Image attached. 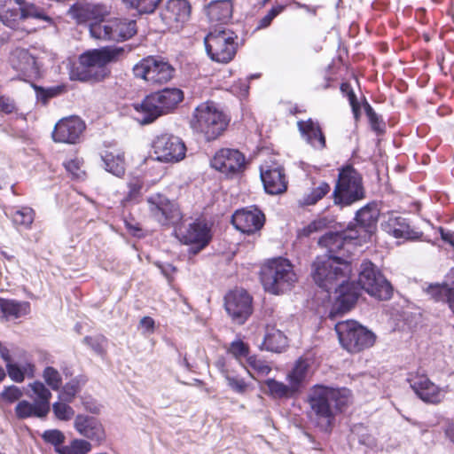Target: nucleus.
<instances>
[{
  "instance_id": "obj_1",
  "label": "nucleus",
  "mask_w": 454,
  "mask_h": 454,
  "mask_svg": "<svg viewBox=\"0 0 454 454\" xmlns=\"http://www.w3.org/2000/svg\"><path fill=\"white\" fill-rule=\"evenodd\" d=\"M357 238L349 233L328 232L322 236L318 244L327 249L326 254L317 256L311 266L315 283L330 293L335 290V298L329 317L349 311L359 297V287L354 281H348L351 273L350 259Z\"/></svg>"
},
{
  "instance_id": "obj_2",
  "label": "nucleus",
  "mask_w": 454,
  "mask_h": 454,
  "mask_svg": "<svg viewBox=\"0 0 454 454\" xmlns=\"http://www.w3.org/2000/svg\"><path fill=\"white\" fill-rule=\"evenodd\" d=\"M349 401L347 389H337L324 385L313 386L308 395V403L317 422L327 429L337 413L341 412Z\"/></svg>"
},
{
  "instance_id": "obj_3",
  "label": "nucleus",
  "mask_w": 454,
  "mask_h": 454,
  "mask_svg": "<svg viewBox=\"0 0 454 454\" xmlns=\"http://www.w3.org/2000/svg\"><path fill=\"white\" fill-rule=\"evenodd\" d=\"M184 99V92L177 88H165L146 96L140 104L134 106L141 114L137 118L141 124H149L161 115L173 111Z\"/></svg>"
},
{
  "instance_id": "obj_4",
  "label": "nucleus",
  "mask_w": 454,
  "mask_h": 454,
  "mask_svg": "<svg viewBox=\"0 0 454 454\" xmlns=\"http://www.w3.org/2000/svg\"><path fill=\"white\" fill-rule=\"evenodd\" d=\"M260 278L264 290L275 295L291 290L297 281L292 263L283 257L265 262L261 269Z\"/></svg>"
},
{
  "instance_id": "obj_5",
  "label": "nucleus",
  "mask_w": 454,
  "mask_h": 454,
  "mask_svg": "<svg viewBox=\"0 0 454 454\" xmlns=\"http://www.w3.org/2000/svg\"><path fill=\"white\" fill-rule=\"evenodd\" d=\"M123 47H104L84 53L81 57L83 66L79 74L81 81L100 82L110 74L106 65L118 61L124 55Z\"/></svg>"
},
{
  "instance_id": "obj_6",
  "label": "nucleus",
  "mask_w": 454,
  "mask_h": 454,
  "mask_svg": "<svg viewBox=\"0 0 454 454\" xmlns=\"http://www.w3.org/2000/svg\"><path fill=\"white\" fill-rule=\"evenodd\" d=\"M227 116L213 102L199 105L191 120V128L204 135L207 141L216 139L228 125Z\"/></svg>"
},
{
  "instance_id": "obj_7",
  "label": "nucleus",
  "mask_w": 454,
  "mask_h": 454,
  "mask_svg": "<svg viewBox=\"0 0 454 454\" xmlns=\"http://www.w3.org/2000/svg\"><path fill=\"white\" fill-rule=\"evenodd\" d=\"M334 203L349 206L365 197L362 176L352 167L339 170L338 180L333 190Z\"/></svg>"
},
{
  "instance_id": "obj_8",
  "label": "nucleus",
  "mask_w": 454,
  "mask_h": 454,
  "mask_svg": "<svg viewBox=\"0 0 454 454\" xmlns=\"http://www.w3.org/2000/svg\"><path fill=\"white\" fill-rule=\"evenodd\" d=\"M35 19L51 23V18L45 11L25 0H0V20L7 27L14 28L19 21Z\"/></svg>"
},
{
  "instance_id": "obj_9",
  "label": "nucleus",
  "mask_w": 454,
  "mask_h": 454,
  "mask_svg": "<svg viewBox=\"0 0 454 454\" xmlns=\"http://www.w3.org/2000/svg\"><path fill=\"white\" fill-rule=\"evenodd\" d=\"M340 345L350 353H358L372 347L375 334L354 320L338 322L335 325Z\"/></svg>"
},
{
  "instance_id": "obj_10",
  "label": "nucleus",
  "mask_w": 454,
  "mask_h": 454,
  "mask_svg": "<svg viewBox=\"0 0 454 454\" xmlns=\"http://www.w3.org/2000/svg\"><path fill=\"white\" fill-rule=\"evenodd\" d=\"M236 39L233 31L223 27L215 28L204 39L207 55L215 62H230L237 51Z\"/></svg>"
},
{
  "instance_id": "obj_11",
  "label": "nucleus",
  "mask_w": 454,
  "mask_h": 454,
  "mask_svg": "<svg viewBox=\"0 0 454 454\" xmlns=\"http://www.w3.org/2000/svg\"><path fill=\"white\" fill-rule=\"evenodd\" d=\"M359 294L364 289L368 294L380 301L389 300L393 294V287L380 270L370 261L361 263L358 283Z\"/></svg>"
},
{
  "instance_id": "obj_12",
  "label": "nucleus",
  "mask_w": 454,
  "mask_h": 454,
  "mask_svg": "<svg viewBox=\"0 0 454 454\" xmlns=\"http://www.w3.org/2000/svg\"><path fill=\"white\" fill-rule=\"evenodd\" d=\"M137 33V22L129 19H111L90 24V35L98 40L126 41Z\"/></svg>"
},
{
  "instance_id": "obj_13",
  "label": "nucleus",
  "mask_w": 454,
  "mask_h": 454,
  "mask_svg": "<svg viewBox=\"0 0 454 454\" xmlns=\"http://www.w3.org/2000/svg\"><path fill=\"white\" fill-rule=\"evenodd\" d=\"M174 67L161 57L149 56L133 67L134 75L152 84H162L170 81Z\"/></svg>"
},
{
  "instance_id": "obj_14",
  "label": "nucleus",
  "mask_w": 454,
  "mask_h": 454,
  "mask_svg": "<svg viewBox=\"0 0 454 454\" xmlns=\"http://www.w3.org/2000/svg\"><path fill=\"white\" fill-rule=\"evenodd\" d=\"M149 212L161 225L175 224L181 220L178 206L165 195L155 193L147 198Z\"/></svg>"
},
{
  "instance_id": "obj_15",
  "label": "nucleus",
  "mask_w": 454,
  "mask_h": 454,
  "mask_svg": "<svg viewBox=\"0 0 454 454\" xmlns=\"http://www.w3.org/2000/svg\"><path fill=\"white\" fill-rule=\"evenodd\" d=\"M156 159L162 162H178L185 156L186 147L176 136L163 134L158 136L153 143Z\"/></svg>"
},
{
  "instance_id": "obj_16",
  "label": "nucleus",
  "mask_w": 454,
  "mask_h": 454,
  "mask_svg": "<svg viewBox=\"0 0 454 454\" xmlns=\"http://www.w3.org/2000/svg\"><path fill=\"white\" fill-rule=\"evenodd\" d=\"M252 297L244 289H235L224 297L226 312L232 321L243 325L253 312Z\"/></svg>"
},
{
  "instance_id": "obj_17",
  "label": "nucleus",
  "mask_w": 454,
  "mask_h": 454,
  "mask_svg": "<svg viewBox=\"0 0 454 454\" xmlns=\"http://www.w3.org/2000/svg\"><path fill=\"white\" fill-rule=\"evenodd\" d=\"M210 164L221 173L232 176L245 169L246 159L237 149L223 148L215 154Z\"/></svg>"
},
{
  "instance_id": "obj_18",
  "label": "nucleus",
  "mask_w": 454,
  "mask_h": 454,
  "mask_svg": "<svg viewBox=\"0 0 454 454\" xmlns=\"http://www.w3.org/2000/svg\"><path fill=\"white\" fill-rule=\"evenodd\" d=\"M210 228L203 221H195L180 231L182 242L192 247L189 254H197L204 249L211 240Z\"/></svg>"
},
{
  "instance_id": "obj_19",
  "label": "nucleus",
  "mask_w": 454,
  "mask_h": 454,
  "mask_svg": "<svg viewBox=\"0 0 454 454\" xmlns=\"http://www.w3.org/2000/svg\"><path fill=\"white\" fill-rule=\"evenodd\" d=\"M10 65L18 73L20 80L35 79L40 76V67L36 59L28 50L16 48L11 52Z\"/></svg>"
},
{
  "instance_id": "obj_20",
  "label": "nucleus",
  "mask_w": 454,
  "mask_h": 454,
  "mask_svg": "<svg viewBox=\"0 0 454 454\" xmlns=\"http://www.w3.org/2000/svg\"><path fill=\"white\" fill-rule=\"evenodd\" d=\"M191 4L187 0H168L160 8V16L169 28L178 29L191 15Z\"/></svg>"
},
{
  "instance_id": "obj_21",
  "label": "nucleus",
  "mask_w": 454,
  "mask_h": 454,
  "mask_svg": "<svg viewBox=\"0 0 454 454\" xmlns=\"http://www.w3.org/2000/svg\"><path fill=\"white\" fill-rule=\"evenodd\" d=\"M85 129V123L77 116H70L59 121L52 132L55 142L75 144Z\"/></svg>"
},
{
  "instance_id": "obj_22",
  "label": "nucleus",
  "mask_w": 454,
  "mask_h": 454,
  "mask_svg": "<svg viewBox=\"0 0 454 454\" xmlns=\"http://www.w3.org/2000/svg\"><path fill=\"white\" fill-rule=\"evenodd\" d=\"M408 381L418 397L425 403L435 404L444 398L445 391L432 382L427 375H411Z\"/></svg>"
},
{
  "instance_id": "obj_23",
  "label": "nucleus",
  "mask_w": 454,
  "mask_h": 454,
  "mask_svg": "<svg viewBox=\"0 0 454 454\" xmlns=\"http://www.w3.org/2000/svg\"><path fill=\"white\" fill-rule=\"evenodd\" d=\"M264 222L263 213L257 207H252L237 210L231 217L233 226L247 234H252L261 230Z\"/></svg>"
},
{
  "instance_id": "obj_24",
  "label": "nucleus",
  "mask_w": 454,
  "mask_h": 454,
  "mask_svg": "<svg viewBox=\"0 0 454 454\" xmlns=\"http://www.w3.org/2000/svg\"><path fill=\"white\" fill-rule=\"evenodd\" d=\"M74 427L80 435L100 445L106 440V432L101 422L95 417L78 414L74 418Z\"/></svg>"
},
{
  "instance_id": "obj_25",
  "label": "nucleus",
  "mask_w": 454,
  "mask_h": 454,
  "mask_svg": "<svg viewBox=\"0 0 454 454\" xmlns=\"http://www.w3.org/2000/svg\"><path fill=\"white\" fill-rule=\"evenodd\" d=\"M447 279L442 284H430L425 291L434 301L446 303L454 315V268L450 270Z\"/></svg>"
},
{
  "instance_id": "obj_26",
  "label": "nucleus",
  "mask_w": 454,
  "mask_h": 454,
  "mask_svg": "<svg viewBox=\"0 0 454 454\" xmlns=\"http://www.w3.org/2000/svg\"><path fill=\"white\" fill-rule=\"evenodd\" d=\"M261 179L267 193L277 195L287 189V181L283 168L280 166H269L261 168Z\"/></svg>"
},
{
  "instance_id": "obj_27",
  "label": "nucleus",
  "mask_w": 454,
  "mask_h": 454,
  "mask_svg": "<svg viewBox=\"0 0 454 454\" xmlns=\"http://www.w3.org/2000/svg\"><path fill=\"white\" fill-rule=\"evenodd\" d=\"M381 227L384 231L395 239L417 238V232L411 228L407 219L402 216L389 215L387 220L381 223Z\"/></svg>"
},
{
  "instance_id": "obj_28",
  "label": "nucleus",
  "mask_w": 454,
  "mask_h": 454,
  "mask_svg": "<svg viewBox=\"0 0 454 454\" xmlns=\"http://www.w3.org/2000/svg\"><path fill=\"white\" fill-rule=\"evenodd\" d=\"M297 126L302 137L312 147L317 150H322L325 147V137L318 122L309 119L307 121H299Z\"/></svg>"
},
{
  "instance_id": "obj_29",
  "label": "nucleus",
  "mask_w": 454,
  "mask_h": 454,
  "mask_svg": "<svg viewBox=\"0 0 454 454\" xmlns=\"http://www.w3.org/2000/svg\"><path fill=\"white\" fill-rule=\"evenodd\" d=\"M206 12L211 23L226 24L232 17L233 4L231 0L212 1Z\"/></svg>"
},
{
  "instance_id": "obj_30",
  "label": "nucleus",
  "mask_w": 454,
  "mask_h": 454,
  "mask_svg": "<svg viewBox=\"0 0 454 454\" xmlns=\"http://www.w3.org/2000/svg\"><path fill=\"white\" fill-rule=\"evenodd\" d=\"M380 216L377 202H370L356 212V220L367 233H372Z\"/></svg>"
},
{
  "instance_id": "obj_31",
  "label": "nucleus",
  "mask_w": 454,
  "mask_h": 454,
  "mask_svg": "<svg viewBox=\"0 0 454 454\" xmlns=\"http://www.w3.org/2000/svg\"><path fill=\"white\" fill-rule=\"evenodd\" d=\"M286 347L287 338L283 332L276 329L274 326H267L261 348L270 352L281 353Z\"/></svg>"
},
{
  "instance_id": "obj_32",
  "label": "nucleus",
  "mask_w": 454,
  "mask_h": 454,
  "mask_svg": "<svg viewBox=\"0 0 454 454\" xmlns=\"http://www.w3.org/2000/svg\"><path fill=\"white\" fill-rule=\"evenodd\" d=\"M28 312V302L0 298V317L6 320L17 319Z\"/></svg>"
},
{
  "instance_id": "obj_33",
  "label": "nucleus",
  "mask_w": 454,
  "mask_h": 454,
  "mask_svg": "<svg viewBox=\"0 0 454 454\" xmlns=\"http://www.w3.org/2000/svg\"><path fill=\"white\" fill-rule=\"evenodd\" d=\"M102 161L104 162L105 169L121 177L125 173V159L124 153L120 151L109 152L106 151L101 154Z\"/></svg>"
},
{
  "instance_id": "obj_34",
  "label": "nucleus",
  "mask_w": 454,
  "mask_h": 454,
  "mask_svg": "<svg viewBox=\"0 0 454 454\" xmlns=\"http://www.w3.org/2000/svg\"><path fill=\"white\" fill-rule=\"evenodd\" d=\"M309 370V364L303 358H299L292 370L287 373V380L299 394L305 383Z\"/></svg>"
},
{
  "instance_id": "obj_35",
  "label": "nucleus",
  "mask_w": 454,
  "mask_h": 454,
  "mask_svg": "<svg viewBox=\"0 0 454 454\" xmlns=\"http://www.w3.org/2000/svg\"><path fill=\"white\" fill-rule=\"evenodd\" d=\"M263 383L268 388L265 393L273 398L289 399L298 395L297 391L290 382H288V384H285L281 381L276 380L275 379H268Z\"/></svg>"
},
{
  "instance_id": "obj_36",
  "label": "nucleus",
  "mask_w": 454,
  "mask_h": 454,
  "mask_svg": "<svg viewBox=\"0 0 454 454\" xmlns=\"http://www.w3.org/2000/svg\"><path fill=\"white\" fill-rule=\"evenodd\" d=\"M34 395H35V402L39 405V411L50 412L51 405L50 400L51 398V391L41 381H35L29 384Z\"/></svg>"
},
{
  "instance_id": "obj_37",
  "label": "nucleus",
  "mask_w": 454,
  "mask_h": 454,
  "mask_svg": "<svg viewBox=\"0 0 454 454\" xmlns=\"http://www.w3.org/2000/svg\"><path fill=\"white\" fill-rule=\"evenodd\" d=\"M107 12L101 6L96 4H87L77 12L79 21H87L89 25L92 22L106 20L104 17Z\"/></svg>"
},
{
  "instance_id": "obj_38",
  "label": "nucleus",
  "mask_w": 454,
  "mask_h": 454,
  "mask_svg": "<svg viewBox=\"0 0 454 454\" xmlns=\"http://www.w3.org/2000/svg\"><path fill=\"white\" fill-rule=\"evenodd\" d=\"M48 412L40 411L39 405L35 402L30 403L26 400L20 401L15 407V415L19 419H25L30 417L45 418Z\"/></svg>"
},
{
  "instance_id": "obj_39",
  "label": "nucleus",
  "mask_w": 454,
  "mask_h": 454,
  "mask_svg": "<svg viewBox=\"0 0 454 454\" xmlns=\"http://www.w3.org/2000/svg\"><path fill=\"white\" fill-rule=\"evenodd\" d=\"M247 364L249 367L247 372L254 380L258 377L267 376L271 372V366L268 362L262 360L256 356H250L247 358Z\"/></svg>"
},
{
  "instance_id": "obj_40",
  "label": "nucleus",
  "mask_w": 454,
  "mask_h": 454,
  "mask_svg": "<svg viewBox=\"0 0 454 454\" xmlns=\"http://www.w3.org/2000/svg\"><path fill=\"white\" fill-rule=\"evenodd\" d=\"M86 380L82 376H78L72 379L70 381L65 384L59 393V399L66 403H71L77 393L81 390V386L84 385Z\"/></svg>"
},
{
  "instance_id": "obj_41",
  "label": "nucleus",
  "mask_w": 454,
  "mask_h": 454,
  "mask_svg": "<svg viewBox=\"0 0 454 454\" xmlns=\"http://www.w3.org/2000/svg\"><path fill=\"white\" fill-rule=\"evenodd\" d=\"M330 190L331 188L329 184L326 182H320L317 187L313 188L308 194H305L301 200H299V205L301 207L315 205L318 200L323 199Z\"/></svg>"
},
{
  "instance_id": "obj_42",
  "label": "nucleus",
  "mask_w": 454,
  "mask_h": 454,
  "mask_svg": "<svg viewBox=\"0 0 454 454\" xmlns=\"http://www.w3.org/2000/svg\"><path fill=\"white\" fill-rule=\"evenodd\" d=\"M92 449L90 442L83 439H74L70 445L56 448L59 454H87Z\"/></svg>"
},
{
  "instance_id": "obj_43",
  "label": "nucleus",
  "mask_w": 454,
  "mask_h": 454,
  "mask_svg": "<svg viewBox=\"0 0 454 454\" xmlns=\"http://www.w3.org/2000/svg\"><path fill=\"white\" fill-rule=\"evenodd\" d=\"M221 372L227 381L229 387L234 392L243 395L248 388V384L239 375L231 373L229 370L222 368Z\"/></svg>"
},
{
  "instance_id": "obj_44",
  "label": "nucleus",
  "mask_w": 454,
  "mask_h": 454,
  "mask_svg": "<svg viewBox=\"0 0 454 454\" xmlns=\"http://www.w3.org/2000/svg\"><path fill=\"white\" fill-rule=\"evenodd\" d=\"M34 218L35 212L31 207H24L16 210L12 215L13 223L25 229L30 228L34 222Z\"/></svg>"
},
{
  "instance_id": "obj_45",
  "label": "nucleus",
  "mask_w": 454,
  "mask_h": 454,
  "mask_svg": "<svg viewBox=\"0 0 454 454\" xmlns=\"http://www.w3.org/2000/svg\"><path fill=\"white\" fill-rule=\"evenodd\" d=\"M161 0H123L129 7L135 8L139 13H152Z\"/></svg>"
},
{
  "instance_id": "obj_46",
  "label": "nucleus",
  "mask_w": 454,
  "mask_h": 454,
  "mask_svg": "<svg viewBox=\"0 0 454 454\" xmlns=\"http://www.w3.org/2000/svg\"><path fill=\"white\" fill-rule=\"evenodd\" d=\"M43 378L46 384L52 390H59L62 386V378L57 369L52 366H47L43 372Z\"/></svg>"
},
{
  "instance_id": "obj_47",
  "label": "nucleus",
  "mask_w": 454,
  "mask_h": 454,
  "mask_svg": "<svg viewBox=\"0 0 454 454\" xmlns=\"http://www.w3.org/2000/svg\"><path fill=\"white\" fill-rule=\"evenodd\" d=\"M22 396V390L15 385L4 387L0 393V400L5 404H12L19 401Z\"/></svg>"
},
{
  "instance_id": "obj_48",
  "label": "nucleus",
  "mask_w": 454,
  "mask_h": 454,
  "mask_svg": "<svg viewBox=\"0 0 454 454\" xmlns=\"http://www.w3.org/2000/svg\"><path fill=\"white\" fill-rule=\"evenodd\" d=\"M227 350L229 354L239 361L242 357L247 358L249 355V346L241 340H233Z\"/></svg>"
},
{
  "instance_id": "obj_49",
  "label": "nucleus",
  "mask_w": 454,
  "mask_h": 454,
  "mask_svg": "<svg viewBox=\"0 0 454 454\" xmlns=\"http://www.w3.org/2000/svg\"><path fill=\"white\" fill-rule=\"evenodd\" d=\"M66 402H56L52 405V411L55 416L60 419L67 421L74 415V409Z\"/></svg>"
},
{
  "instance_id": "obj_50",
  "label": "nucleus",
  "mask_w": 454,
  "mask_h": 454,
  "mask_svg": "<svg viewBox=\"0 0 454 454\" xmlns=\"http://www.w3.org/2000/svg\"><path fill=\"white\" fill-rule=\"evenodd\" d=\"M366 115L369 118L372 129L378 134L385 132L386 124L384 121L374 112L372 107L367 104L365 106Z\"/></svg>"
},
{
  "instance_id": "obj_51",
  "label": "nucleus",
  "mask_w": 454,
  "mask_h": 454,
  "mask_svg": "<svg viewBox=\"0 0 454 454\" xmlns=\"http://www.w3.org/2000/svg\"><path fill=\"white\" fill-rule=\"evenodd\" d=\"M33 87L35 89L37 100L41 101L43 105H46L51 98L56 97L61 91L60 87H51L48 89H44L37 85H33Z\"/></svg>"
},
{
  "instance_id": "obj_52",
  "label": "nucleus",
  "mask_w": 454,
  "mask_h": 454,
  "mask_svg": "<svg viewBox=\"0 0 454 454\" xmlns=\"http://www.w3.org/2000/svg\"><path fill=\"white\" fill-rule=\"evenodd\" d=\"M330 223V221L326 217H322L314 220L309 224L305 226L300 231V235L304 237H309L314 232L320 231L326 228L328 224Z\"/></svg>"
},
{
  "instance_id": "obj_53",
  "label": "nucleus",
  "mask_w": 454,
  "mask_h": 454,
  "mask_svg": "<svg viewBox=\"0 0 454 454\" xmlns=\"http://www.w3.org/2000/svg\"><path fill=\"white\" fill-rule=\"evenodd\" d=\"M42 438L45 442L51 443L56 446V448H59L58 446L62 444L66 439L64 434L58 429H50L44 431L42 434Z\"/></svg>"
},
{
  "instance_id": "obj_54",
  "label": "nucleus",
  "mask_w": 454,
  "mask_h": 454,
  "mask_svg": "<svg viewBox=\"0 0 454 454\" xmlns=\"http://www.w3.org/2000/svg\"><path fill=\"white\" fill-rule=\"evenodd\" d=\"M82 161L79 159H73L64 163L67 172L75 179H82L85 172L82 169Z\"/></svg>"
},
{
  "instance_id": "obj_55",
  "label": "nucleus",
  "mask_w": 454,
  "mask_h": 454,
  "mask_svg": "<svg viewBox=\"0 0 454 454\" xmlns=\"http://www.w3.org/2000/svg\"><path fill=\"white\" fill-rule=\"evenodd\" d=\"M284 9V5L273 6L265 16L259 20L256 28L262 29L268 27L270 25L271 21L274 20V18H276L279 13H281Z\"/></svg>"
},
{
  "instance_id": "obj_56",
  "label": "nucleus",
  "mask_w": 454,
  "mask_h": 454,
  "mask_svg": "<svg viewBox=\"0 0 454 454\" xmlns=\"http://www.w3.org/2000/svg\"><path fill=\"white\" fill-rule=\"evenodd\" d=\"M106 340L104 336L90 337L86 336L83 342L87 344L95 353L102 355L105 352V343Z\"/></svg>"
},
{
  "instance_id": "obj_57",
  "label": "nucleus",
  "mask_w": 454,
  "mask_h": 454,
  "mask_svg": "<svg viewBox=\"0 0 454 454\" xmlns=\"http://www.w3.org/2000/svg\"><path fill=\"white\" fill-rule=\"evenodd\" d=\"M9 377L15 382L20 383L24 380V372L16 364H6Z\"/></svg>"
},
{
  "instance_id": "obj_58",
  "label": "nucleus",
  "mask_w": 454,
  "mask_h": 454,
  "mask_svg": "<svg viewBox=\"0 0 454 454\" xmlns=\"http://www.w3.org/2000/svg\"><path fill=\"white\" fill-rule=\"evenodd\" d=\"M141 189H142V185H141V184H139V182L136 181V182L130 183L129 184V192L126 196V200L132 201V200H137L140 194Z\"/></svg>"
},
{
  "instance_id": "obj_59",
  "label": "nucleus",
  "mask_w": 454,
  "mask_h": 454,
  "mask_svg": "<svg viewBox=\"0 0 454 454\" xmlns=\"http://www.w3.org/2000/svg\"><path fill=\"white\" fill-rule=\"evenodd\" d=\"M0 109L5 114H12L15 110V104L12 99L6 97H1Z\"/></svg>"
},
{
  "instance_id": "obj_60",
  "label": "nucleus",
  "mask_w": 454,
  "mask_h": 454,
  "mask_svg": "<svg viewBox=\"0 0 454 454\" xmlns=\"http://www.w3.org/2000/svg\"><path fill=\"white\" fill-rule=\"evenodd\" d=\"M348 97L349 103L352 106V110H353L355 115L356 116L357 112L359 110V105L357 103L356 94L354 93V91L352 90H349V91L348 92Z\"/></svg>"
},
{
  "instance_id": "obj_61",
  "label": "nucleus",
  "mask_w": 454,
  "mask_h": 454,
  "mask_svg": "<svg viewBox=\"0 0 454 454\" xmlns=\"http://www.w3.org/2000/svg\"><path fill=\"white\" fill-rule=\"evenodd\" d=\"M140 325L146 331H153L154 327V321L150 317H144L140 320Z\"/></svg>"
},
{
  "instance_id": "obj_62",
  "label": "nucleus",
  "mask_w": 454,
  "mask_h": 454,
  "mask_svg": "<svg viewBox=\"0 0 454 454\" xmlns=\"http://www.w3.org/2000/svg\"><path fill=\"white\" fill-rule=\"evenodd\" d=\"M441 237L442 239L450 243L454 247V233L450 231H444L443 229H441Z\"/></svg>"
},
{
  "instance_id": "obj_63",
  "label": "nucleus",
  "mask_w": 454,
  "mask_h": 454,
  "mask_svg": "<svg viewBox=\"0 0 454 454\" xmlns=\"http://www.w3.org/2000/svg\"><path fill=\"white\" fill-rule=\"evenodd\" d=\"M0 356L4 359L6 364H10L11 361V356L9 353V349L3 346V344L0 342Z\"/></svg>"
},
{
  "instance_id": "obj_64",
  "label": "nucleus",
  "mask_w": 454,
  "mask_h": 454,
  "mask_svg": "<svg viewBox=\"0 0 454 454\" xmlns=\"http://www.w3.org/2000/svg\"><path fill=\"white\" fill-rule=\"evenodd\" d=\"M21 370L24 372V376L27 375L28 377H33L35 372V365L27 363L21 368Z\"/></svg>"
}]
</instances>
